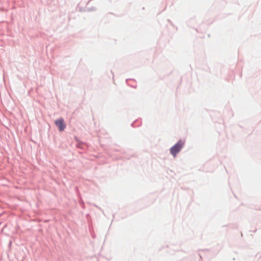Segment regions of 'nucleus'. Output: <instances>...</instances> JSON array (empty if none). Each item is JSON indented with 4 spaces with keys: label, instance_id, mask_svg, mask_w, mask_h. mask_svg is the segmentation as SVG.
Returning <instances> with one entry per match:
<instances>
[{
    "label": "nucleus",
    "instance_id": "f257e3e1",
    "mask_svg": "<svg viewBox=\"0 0 261 261\" xmlns=\"http://www.w3.org/2000/svg\"><path fill=\"white\" fill-rule=\"evenodd\" d=\"M184 142L181 141H179L176 144H175L173 146H172L170 149V151L171 154L173 155L174 157H175L176 154L180 151L182 147L184 146Z\"/></svg>",
    "mask_w": 261,
    "mask_h": 261
},
{
    "label": "nucleus",
    "instance_id": "f03ea898",
    "mask_svg": "<svg viewBox=\"0 0 261 261\" xmlns=\"http://www.w3.org/2000/svg\"><path fill=\"white\" fill-rule=\"evenodd\" d=\"M55 124L59 127V129L61 132L64 130L66 126L64 120L62 118L56 120Z\"/></svg>",
    "mask_w": 261,
    "mask_h": 261
}]
</instances>
